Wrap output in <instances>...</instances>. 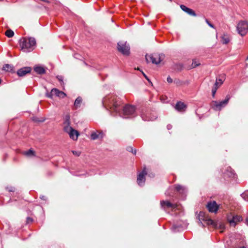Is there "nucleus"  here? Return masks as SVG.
<instances>
[{
  "mask_svg": "<svg viewBox=\"0 0 248 248\" xmlns=\"http://www.w3.org/2000/svg\"><path fill=\"white\" fill-rule=\"evenodd\" d=\"M246 223L247 225H248V218H247V219H246Z\"/></svg>",
  "mask_w": 248,
  "mask_h": 248,
  "instance_id": "obj_41",
  "label": "nucleus"
},
{
  "mask_svg": "<svg viewBox=\"0 0 248 248\" xmlns=\"http://www.w3.org/2000/svg\"><path fill=\"white\" fill-rule=\"evenodd\" d=\"M143 74L144 76L145 77V78L147 80H149V79H148V78H147V76H146V75H145L143 73Z\"/></svg>",
  "mask_w": 248,
  "mask_h": 248,
  "instance_id": "obj_40",
  "label": "nucleus"
},
{
  "mask_svg": "<svg viewBox=\"0 0 248 248\" xmlns=\"http://www.w3.org/2000/svg\"><path fill=\"white\" fill-rule=\"evenodd\" d=\"M8 191H12V189H8Z\"/></svg>",
  "mask_w": 248,
  "mask_h": 248,
  "instance_id": "obj_42",
  "label": "nucleus"
},
{
  "mask_svg": "<svg viewBox=\"0 0 248 248\" xmlns=\"http://www.w3.org/2000/svg\"><path fill=\"white\" fill-rule=\"evenodd\" d=\"M180 7L183 11H184V12H185L188 15L192 16H196V13L193 10L186 7L185 5H181Z\"/></svg>",
  "mask_w": 248,
  "mask_h": 248,
  "instance_id": "obj_18",
  "label": "nucleus"
},
{
  "mask_svg": "<svg viewBox=\"0 0 248 248\" xmlns=\"http://www.w3.org/2000/svg\"><path fill=\"white\" fill-rule=\"evenodd\" d=\"M218 87L216 86H214V87L212 89V95L213 97L215 96V95L216 93L217 90V89Z\"/></svg>",
  "mask_w": 248,
  "mask_h": 248,
  "instance_id": "obj_31",
  "label": "nucleus"
},
{
  "mask_svg": "<svg viewBox=\"0 0 248 248\" xmlns=\"http://www.w3.org/2000/svg\"><path fill=\"white\" fill-rule=\"evenodd\" d=\"M141 117L144 121H153L155 119V118H144L143 115H142Z\"/></svg>",
  "mask_w": 248,
  "mask_h": 248,
  "instance_id": "obj_30",
  "label": "nucleus"
},
{
  "mask_svg": "<svg viewBox=\"0 0 248 248\" xmlns=\"http://www.w3.org/2000/svg\"><path fill=\"white\" fill-rule=\"evenodd\" d=\"M31 71V68L30 67H24L18 70L17 72V74L19 77H23L27 73H30Z\"/></svg>",
  "mask_w": 248,
  "mask_h": 248,
  "instance_id": "obj_17",
  "label": "nucleus"
},
{
  "mask_svg": "<svg viewBox=\"0 0 248 248\" xmlns=\"http://www.w3.org/2000/svg\"><path fill=\"white\" fill-rule=\"evenodd\" d=\"M135 108L134 106L126 105L123 108V115L124 118L134 117L135 116Z\"/></svg>",
  "mask_w": 248,
  "mask_h": 248,
  "instance_id": "obj_7",
  "label": "nucleus"
},
{
  "mask_svg": "<svg viewBox=\"0 0 248 248\" xmlns=\"http://www.w3.org/2000/svg\"><path fill=\"white\" fill-rule=\"evenodd\" d=\"M102 138V134L101 132H93L91 135V139L95 140Z\"/></svg>",
  "mask_w": 248,
  "mask_h": 248,
  "instance_id": "obj_20",
  "label": "nucleus"
},
{
  "mask_svg": "<svg viewBox=\"0 0 248 248\" xmlns=\"http://www.w3.org/2000/svg\"><path fill=\"white\" fill-rule=\"evenodd\" d=\"M1 80L0 79V84L1 83Z\"/></svg>",
  "mask_w": 248,
  "mask_h": 248,
  "instance_id": "obj_43",
  "label": "nucleus"
},
{
  "mask_svg": "<svg viewBox=\"0 0 248 248\" xmlns=\"http://www.w3.org/2000/svg\"><path fill=\"white\" fill-rule=\"evenodd\" d=\"M207 208L210 212L216 213L218 209L219 206L215 201H211L208 203Z\"/></svg>",
  "mask_w": 248,
  "mask_h": 248,
  "instance_id": "obj_13",
  "label": "nucleus"
},
{
  "mask_svg": "<svg viewBox=\"0 0 248 248\" xmlns=\"http://www.w3.org/2000/svg\"><path fill=\"white\" fill-rule=\"evenodd\" d=\"M147 171L145 167L143 168L141 172H140L137 176V183L138 185H140L144 183L145 181V175L147 174Z\"/></svg>",
  "mask_w": 248,
  "mask_h": 248,
  "instance_id": "obj_12",
  "label": "nucleus"
},
{
  "mask_svg": "<svg viewBox=\"0 0 248 248\" xmlns=\"http://www.w3.org/2000/svg\"><path fill=\"white\" fill-rule=\"evenodd\" d=\"M127 150L129 152H131L133 154L135 155L136 154V150H134L132 147H127Z\"/></svg>",
  "mask_w": 248,
  "mask_h": 248,
  "instance_id": "obj_32",
  "label": "nucleus"
},
{
  "mask_svg": "<svg viewBox=\"0 0 248 248\" xmlns=\"http://www.w3.org/2000/svg\"><path fill=\"white\" fill-rule=\"evenodd\" d=\"M56 96L60 98H63L66 96V94L56 88H53L51 90V92L46 93L47 97L52 98L53 96Z\"/></svg>",
  "mask_w": 248,
  "mask_h": 248,
  "instance_id": "obj_10",
  "label": "nucleus"
},
{
  "mask_svg": "<svg viewBox=\"0 0 248 248\" xmlns=\"http://www.w3.org/2000/svg\"><path fill=\"white\" fill-rule=\"evenodd\" d=\"M247 60H248V56L247 58Z\"/></svg>",
  "mask_w": 248,
  "mask_h": 248,
  "instance_id": "obj_44",
  "label": "nucleus"
},
{
  "mask_svg": "<svg viewBox=\"0 0 248 248\" xmlns=\"http://www.w3.org/2000/svg\"><path fill=\"white\" fill-rule=\"evenodd\" d=\"M72 153L73 155L77 156H79L81 154L80 152L76 151H72Z\"/></svg>",
  "mask_w": 248,
  "mask_h": 248,
  "instance_id": "obj_33",
  "label": "nucleus"
},
{
  "mask_svg": "<svg viewBox=\"0 0 248 248\" xmlns=\"http://www.w3.org/2000/svg\"><path fill=\"white\" fill-rule=\"evenodd\" d=\"M230 99V96L229 95H228L226 96L225 100L223 101L220 102L213 101L211 104V106L215 110H220L222 108L227 105Z\"/></svg>",
  "mask_w": 248,
  "mask_h": 248,
  "instance_id": "obj_5",
  "label": "nucleus"
},
{
  "mask_svg": "<svg viewBox=\"0 0 248 248\" xmlns=\"http://www.w3.org/2000/svg\"><path fill=\"white\" fill-rule=\"evenodd\" d=\"M66 129L69 130L66 133L68 134L70 138L74 140H77L79 136L78 131L74 129L73 128L72 129H67V128Z\"/></svg>",
  "mask_w": 248,
  "mask_h": 248,
  "instance_id": "obj_14",
  "label": "nucleus"
},
{
  "mask_svg": "<svg viewBox=\"0 0 248 248\" xmlns=\"http://www.w3.org/2000/svg\"><path fill=\"white\" fill-rule=\"evenodd\" d=\"M224 174L227 175L230 178H232L233 179H235L237 175L234 172V170H233L230 167H227L225 169Z\"/></svg>",
  "mask_w": 248,
  "mask_h": 248,
  "instance_id": "obj_15",
  "label": "nucleus"
},
{
  "mask_svg": "<svg viewBox=\"0 0 248 248\" xmlns=\"http://www.w3.org/2000/svg\"><path fill=\"white\" fill-rule=\"evenodd\" d=\"M20 46L21 50L25 52H29L32 51L36 45V41L34 38H23L20 40Z\"/></svg>",
  "mask_w": 248,
  "mask_h": 248,
  "instance_id": "obj_2",
  "label": "nucleus"
},
{
  "mask_svg": "<svg viewBox=\"0 0 248 248\" xmlns=\"http://www.w3.org/2000/svg\"><path fill=\"white\" fill-rule=\"evenodd\" d=\"M145 57L147 62H151L153 63L157 64L161 61V56L158 54L146 55Z\"/></svg>",
  "mask_w": 248,
  "mask_h": 248,
  "instance_id": "obj_9",
  "label": "nucleus"
},
{
  "mask_svg": "<svg viewBox=\"0 0 248 248\" xmlns=\"http://www.w3.org/2000/svg\"><path fill=\"white\" fill-rule=\"evenodd\" d=\"M183 187H180V186H179V187H176V190L177 191H180L183 188Z\"/></svg>",
  "mask_w": 248,
  "mask_h": 248,
  "instance_id": "obj_38",
  "label": "nucleus"
},
{
  "mask_svg": "<svg viewBox=\"0 0 248 248\" xmlns=\"http://www.w3.org/2000/svg\"><path fill=\"white\" fill-rule=\"evenodd\" d=\"M222 40L223 43L225 44L228 43L230 41V39H229V37H228L227 36H226L225 35L223 36L222 37Z\"/></svg>",
  "mask_w": 248,
  "mask_h": 248,
  "instance_id": "obj_27",
  "label": "nucleus"
},
{
  "mask_svg": "<svg viewBox=\"0 0 248 248\" xmlns=\"http://www.w3.org/2000/svg\"><path fill=\"white\" fill-rule=\"evenodd\" d=\"M206 22L207 23V24L211 27V28H214V26L213 24H212L208 19H206L205 20Z\"/></svg>",
  "mask_w": 248,
  "mask_h": 248,
  "instance_id": "obj_34",
  "label": "nucleus"
},
{
  "mask_svg": "<svg viewBox=\"0 0 248 248\" xmlns=\"http://www.w3.org/2000/svg\"><path fill=\"white\" fill-rule=\"evenodd\" d=\"M70 117L69 115H66L64 118V121L63 122V129L65 132H68L69 130H66V129H72V127L70 126Z\"/></svg>",
  "mask_w": 248,
  "mask_h": 248,
  "instance_id": "obj_16",
  "label": "nucleus"
},
{
  "mask_svg": "<svg viewBox=\"0 0 248 248\" xmlns=\"http://www.w3.org/2000/svg\"><path fill=\"white\" fill-rule=\"evenodd\" d=\"M200 64V63L199 61H196V60H193L192 63V67L193 68H195L198 66H199Z\"/></svg>",
  "mask_w": 248,
  "mask_h": 248,
  "instance_id": "obj_28",
  "label": "nucleus"
},
{
  "mask_svg": "<svg viewBox=\"0 0 248 248\" xmlns=\"http://www.w3.org/2000/svg\"><path fill=\"white\" fill-rule=\"evenodd\" d=\"M223 82V81L222 79H220V78H217L216 80V82L215 84V86L216 87H217L218 88L220 86H221Z\"/></svg>",
  "mask_w": 248,
  "mask_h": 248,
  "instance_id": "obj_25",
  "label": "nucleus"
},
{
  "mask_svg": "<svg viewBox=\"0 0 248 248\" xmlns=\"http://www.w3.org/2000/svg\"><path fill=\"white\" fill-rule=\"evenodd\" d=\"M236 28L238 33L241 36H245L248 32V22L245 20H241L238 23Z\"/></svg>",
  "mask_w": 248,
  "mask_h": 248,
  "instance_id": "obj_4",
  "label": "nucleus"
},
{
  "mask_svg": "<svg viewBox=\"0 0 248 248\" xmlns=\"http://www.w3.org/2000/svg\"><path fill=\"white\" fill-rule=\"evenodd\" d=\"M3 70L7 72H12L14 70V67L12 65L5 64L3 65Z\"/></svg>",
  "mask_w": 248,
  "mask_h": 248,
  "instance_id": "obj_23",
  "label": "nucleus"
},
{
  "mask_svg": "<svg viewBox=\"0 0 248 248\" xmlns=\"http://www.w3.org/2000/svg\"><path fill=\"white\" fill-rule=\"evenodd\" d=\"M241 196L245 201H248V192L243 193Z\"/></svg>",
  "mask_w": 248,
  "mask_h": 248,
  "instance_id": "obj_29",
  "label": "nucleus"
},
{
  "mask_svg": "<svg viewBox=\"0 0 248 248\" xmlns=\"http://www.w3.org/2000/svg\"><path fill=\"white\" fill-rule=\"evenodd\" d=\"M199 223L202 227H205V224L208 226H211L213 227H217V223L211 219L206 214L203 212H200L198 216Z\"/></svg>",
  "mask_w": 248,
  "mask_h": 248,
  "instance_id": "obj_3",
  "label": "nucleus"
},
{
  "mask_svg": "<svg viewBox=\"0 0 248 248\" xmlns=\"http://www.w3.org/2000/svg\"><path fill=\"white\" fill-rule=\"evenodd\" d=\"M32 219L31 217H28L27 218V221L28 223L31 222H32Z\"/></svg>",
  "mask_w": 248,
  "mask_h": 248,
  "instance_id": "obj_37",
  "label": "nucleus"
},
{
  "mask_svg": "<svg viewBox=\"0 0 248 248\" xmlns=\"http://www.w3.org/2000/svg\"><path fill=\"white\" fill-rule=\"evenodd\" d=\"M5 34L8 37H12L14 35V32L11 30H8L5 31Z\"/></svg>",
  "mask_w": 248,
  "mask_h": 248,
  "instance_id": "obj_24",
  "label": "nucleus"
},
{
  "mask_svg": "<svg viewBox=\"0 0 248 248\" xmlns=\"http://www.w3.org/2000/svg\"><path fill=\"white\" fill-rule=\"evenodd\" d=\"M118 49L124 55H128L130 53V47L126 42H119L118 43Z\"/></svg>",
  "mask_w": 248,
  "mask_h": 248,
  "instance_id": "obj_8",
  "label": "nucleus"
},
{
  "mask_svg": "<svg viewBox=\"0 0 248 248\" xmlns=\"http://www.w3.org/2000/svg\"><path fill=\"white\" fill-rule=\"evenodd\" d=\"M24 155L27 156H31L34 155V152L31 149L24 152Z\"/></svg>",
  "mask_w": 248,
  "mask_h": 248,
  "instance_id": "obj_26",
  "label": "nucleus"
},
{
  "mask_svg": "<svg viewBox=\"0 0 248 248\" xmlns=\"http://www.w3.org/2000/svg\"><path fill=\"white\" fill-rule=\"evenodd\" d=\"M167 80L169 83H171L172 82V79L170 77H168L167 78Z\"/></svg>",
  "mask_w": 248,
  "mask_h": 248,
  "instance_id": "obj_36",
  "label": "nucleus"
},
{
  "mask_svg": "<svg viewBox=\"0 0 248 248\" xmlns=\"http://www.w3.org/2000/svg\"><path fill=\"white\" fill-rule=\"evenodd\" d=\"M34 70L39 74H43L45 73V69L42 66H36L34 68Z\"/></svg>",
  "mask_w": 248,
  "mask_h": 248,
  "instance_id": "obj_22",
  "label": "nucleus"
},
{
  "mask_svg": "<svg viewBox=\"0 0 248 248\" xmlns=\"http://www.w3.org/2000/svg\"><path fill=\"white\" fill-rule=\"evenodd\" d=\"M166 99H167V97L165 96H161L160 97V100L163 102H165Z\"/></svg>",
  "mask_w": 248,
  "mask_h": 248,
  "instance_id": "obj_35",
  "label": "nucleus"
},
{
  "mask_svg": "<svg viewBox=\"0 0 248 248\" xmlns=\"http://www.w3.org/2000/svg\"><path fill=\"white\" fill-rule=\"evenodd\" d=\"M160 204L161 207L166 210L168 209L171 208L175 211L176 209L179 210L180 208V206L179 205L172 204L169 201H161Z\"/></svg>",
  "mask_w": 248,
  "mask_h": 248,
  "instance_id": "obj_11",
  "label": "nucleus"
},
{
  "mask_svg": "<svg viewBox=\"0 0 248 248\" xmlns=\"http://www.w3.org/2000/svg\"><path fill=\"white\" fill-rule=\"evenodd\" d=\"M82 98L81 97H78L75 100L74 107L75 109H77L78 108L80 107L81 104L82 103Z\"/></svg>",
  "mask_w": 248,
  "mask_h": 248,
  "instance_id": "obj_21",
  "label": "nucleus"
},
{
  "mask_svg": "<svg viewBox=\"0 0 248 248\" xmlns=\"http://www.w3.org/2000/svg\"><path fill=\"white\" fill-rule=\"evenodd\" d=\"M178 227V226H177L176 225H175L173 226V228H174V229L176 230V229H177V228Z\"/></svg>",
  "mask_w": 248,
  "mask_h": 248,
  "instance_id": "obj_39",
  "label": "nucleus"
},
{
  "mask_svg": "<svg viewBox=\"0 0 248 248\" xmlns=\"http://www.w3.org/2000/svg\"><path fill=\"white\" fill-rule=\"evenodd\" d=\"M227 219L231 226L234 227L238 222L242 220L241 216L234 215L232 213H230L227 216Z\"/></svg>",
  "mask_w": 248,
  "mask_h": 248,
  "instance_id": "obj_6",
  "label": "nucleus"
},
{
  "mask_svg": "<svg viewBox=\"0 0 248 248\" xmlns=\"http://www.w3.org/2000/svg\"><path fill=\"white\" fill-rule=\"evenodd\" d=\"M104 106L111 111L119 112L121 109L122 101L115 95L109 94L106 96L103 100Z\"/></svg>",
  "mask_w": 248,
  "mask_h": 248,
  "instance_id": "obj_1",
  "label": "nucleus"
},
{
  "mask_svg": "<svg viewBox=\"0 0 248 248\" xmlns=\"http://www.w3.org/2000/svg\"><path fill=\"white\" fill-rule=\"evenodd\" d=\"M186 108V106L181 101L177 103L175 106V108L179 111H184Z\"/></svg>",
  "mask_w": 248,
  "mask_h": 248,
  "instance_id": "obj_19",
  "label": "nucleus"
}]
</instances>
